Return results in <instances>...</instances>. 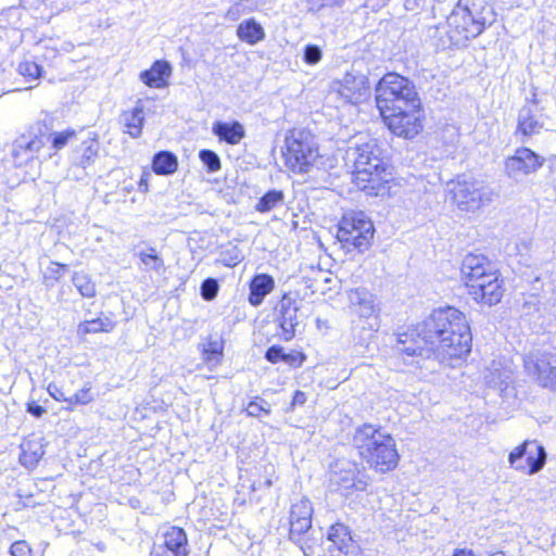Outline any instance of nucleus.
Segmentation results:
<instances>
[{
	"mask_svg": "<svg viewBox=\"0 0 556 556\" xmlns=\"http://www.w3.org/2000/svg\"><path fill=\"white\" fill-rule=\"evenodd\" d=\"M540 308V300L535 294H529L523 298V302L521 304V312L523 315H533L539 312Z\"/></svg>",
	"mask_w": 556,
	"mask_h": 556,
	"instance_id": "de8ad7c7",
	"label": "nucleus"
},
{
	"mask_svg": "<svg viewBox=\"0 0 556 556\" xmlns=\"http://www.w3.org/2000/svg\"><path fill=\"white\" fill-rule=\"evenodd\" d=\"M523 371L538 386L556 391V353L533 349L523 355Z\"/></svg>",
	"mask_w": 556,
	"mask_h": 556,
	"instance_id": "9d476101",
	"label": "nucleus"
},
{
	"mask_svg": "<svg viewBox=\"0 0 556 556\" xmlns=\"http://www.w3.org/2000/svg\"><path fill=\"white\" fill-rule=\"evenodd\" d=\"M119 123L124 128V132L128 134L131 138H139L144 123L142 104L138 102L132 110L124 111L119 115Z\"/></svg>",
	"mask_w": 556,
	"mask_h": 556,
	"instance_id": "a878e982",
	"label": "nucleus"
},
{
	"mask_svg": "<svg viewBox=\"0 0 556 556\" xmlns=\"http://www.w3.org/2000/svg\"><path fill=\"white\" fill-rule=\"evenodd\" d=\"M306 400H307L306 394L304 392L298 390L294 392V395H293V399L291 402V407L294 408L295 406H302L305 404Z\"/></svg>",
	"mask_w": 556,
	"mask_h": 556,
	"instance_id": "13d9d810",
	"label": "nucleus"
},
{
	"mask_svg": "<svg viewBox=\"0 0 556 556\" xmlns=\"http://www.w3.org/2000/svg\"><path fill=\"white\" fill-rule=\"evenodd\" d=\"M177 156L169 151H160L153 156L152 168L157 175H172L177 170Z\"/></svg>",
	"mask_w": 556,
	"mask_h": 556,
	"instance_id": "473e14b6",
	"label": "nucleus"
},
{
	"mask_svg": "<svg viewBox=\"0 0 556 556\" xmlns=\"http://www.w3.org/2000/svg\"><path fill=\"white\" fill-rule=\"evenodd\" d=\"M51 137L52 148L55 150L63 149L73 138L76 137V131L74 129H66L59 132H50L49 138Z\"/></svg>",
	"mask_w": 556,
	"mask_h": 556,
	"instance_id": "a19ab883",
	"label": "nucleus"
},
{
	"mask_svg": "<svg viewBox=\"0 0 556 556\" xmlns=\"http://www.w3.org/2000/svg\"><path fill=\"white\" fill-rule=\"evenodd\" d=\"M99 141L94 137L83 140L73 152V164L81 168L91 166L99 155Z\"/></svg>",
	"mask_w": 556,
	"mask_h": 556,
	"instance_id": "b1692460",
	"label": "nucleus"
},
{
	"mask_svg": "<svg viewBox=\"0 0 556 556\" xmlns=\"http://www.w3.org/2000/svg\"><path fill=\"white\" fill-rule=\"evenodd\" d=\"M223 342L217 340H210L204 349L203 353L206 359H212L213 356L220 355L223 353Z\"/></svg>",
	"mask_w": 556,
	"mask_h": 556,
	"instance_id": "09e8293b",
	"label": "nucleus"
},
{
	"mask_svg": "<svg viewBox=\"0 0 556 556\" xmlns=\"http://www.w3.org/2000/svg\"><path fill=\"white\" fill-rule=\"evenodd\" d=\"M93 401V394L91 393L90 383H86L83 389H80L75 394L68 396L67 403L70 405H86Z\"/></svg>",
	"mask_w": 556,
	"mask_h": 556,
	"instance_id": "c03bdc74",
	"label": "nucleus"
},
{
	"mask_svg": "<svg viewBox=\"0 0 556 556\" xmlns=\"http://www.w3.org/2000/svg\"><path fill=\"white\" fill-rule=\"evenodd\" d=\"M490 556H506V554L502 551H497V552L491 554Z\"/></svg>",
	"mask_w": 556,
	"mask_h": 556,
	"instance_id": "69168bd1",
	"label": "nucleus"
},
{
	"mask_svg": "<svg viewBox=\"0 0 556 556\" xmlns=\"http://www.w3.org/2000/svg\"><path fill=\"white\" fill-rule=\"evenodd\" d=\"M327 538L330 542L328 546L330 556H362L363 554L349 528L343 523L332 525L328 530Z\"/></svg>",
	"mask_w": 556,
	"mask_h": 556,
	"instance_id": "6ab92c4d",
	"label": "nucleus"
},
{
	"mask_svg": "<svg viewBox=\"0 0 556 556\" xmlns=\"http://www.w3.org/2000/svg\"><path fill=\"white\" fill-rule=\"evenodd\" d=\"M282 156L286 166L295 174L309 173L320 157L315 136L306 129H292L285 137Z\"/></svg>",
	"mask_w": 556,
	"mask_h": 556,
	"instance_id": "39448f33",
	"label": "nucleus"
},
{
	"mask_svg": "<svg viewBox=\"0 0 556 556\" xmlns=\"http://www.w3.org/2000/svg\"><path fill=\"white\" fill-rule=\"evenodd\" d=\"M496 20L489 0H458L444 23L434 28L441 49L462 48L481 35Z\"/></svg>",
	"mask_w": 556,
	"mask_h": 556,
	"instance_id": "f03ea898",
	"label": "nucleus"
},
{
	"mask_svg": "<svg viewBox=\"0 0 556 556\" xmlns=\"http://www.w3.org/2000/svg\"><path fill=\"white\" fill-rule=\"evenodd\" d=\"M12 556H26L30 553V547L25 541H16L10 547Z\"/></svg>",
	"mask_w": 556,
	"mask_h": 556,
	"instance_id": "8fccbe9b",
	"label": "nucleus"
},
{
	"mask_svg": "<svg viewBox=\"0 0 556 556\" xmlns=\"http://www.w3.org/2000/svg\"><path fill=\"white\" fill-rule=\"evenodd\" d=\"M237 37L250 46H255L265 39L263 26L254 18L250 17L242 21L236 30Z\"/></svg>",
	"mask_w": 556,
	"mask_h": 556,
	"instance_id": "bb28decb",
	"label": "nucleus"
},
{
	"mask_svg": "<svg viewBox=\"0 0 556 556\" xmlns=\"http://www.w3.org/2000/svg\"><path fill=\"white\" fill-rule=\"evenodd\" d=\"M348 159L354 164L353 180L357 188L368 194L378 195L384 189L383 182L388 180L383 177L387 163L377 140L349 148Z\"/></svg>",
	"mask_w": 556,
	"mask_h": 556,
	"instance_id": "20e7f679",
	"label": "nucleus"
},
{
	"mask_svg": "<svg viewBox=\"0 0 556 556\" xmlns=\"http://www.w3.org/2000/svg\"><path fill=\"white\" fill-rule=\"evenodd\" d=\"M472 334L466 316L455 307L434 309L414 329L399 333L395 349L408 356L430 358L440 363L467 356Z\"/></svg>",
	"mask_w": 556,
	"mask_h": 556,
	"instance_id": "f257e3e1",
	"label": "nucleus"
},
{
	"mask_svg": "<svg viewBox=\"0 0 556 556\" xmlns=\"http://www.w3.org/2000/svg\"><path fill=\"white\" fill-rule=\"evenodd\" d=\"M356 464L346 460L337 462L331 471L330 481L332 484L344 490L346 494H349L351 490L364 491L366 483H364L363 486L356 485Z\"/></svg>",
	"mask_w": 556,
	"mask_h": 556,
	"instance_id": "4be33fe9",
	"label": "nucleus"
},
{
	"mask_svg": "<svg viewBox=\"0 0 556 556\" xmlns=\"http://www.w3.org/2000/svg\"><path fill=\"white\" fill-rule=\"evenodd\" d=\"M187 534L181 528L172 527L163 534V541L160 543V546H163L167 549H174L177 554H173L174 556L182 555V553L187 552Z\"/></svg>",
	"mask_w": 556,
	"mask_h": 556,
	"instance_id": "2f4dec72",
	"label": "nucleus"
},
{
	"mask_svg": "<svg viewBox=\"0 0 556 556\" xmlns=\"http://www.w3.org/2000/svg\"><path fill=\"white\" fill-rule=\"evenodd\" d=\"M453 556H475V555L471 549L456 548L453 553Z\"/></svg>",
	"mask_w": 556,
	"mask_h": 556,
	"instance_id": "680f3d73",
	"label": "nucleus"
},
{
	"mask_svg": "<svg viewBox=\"0 0 556 556\" xmlns=\"http://www.w3.org/2000/svg\"><path fill=\"white\" fill-rule=\"evenodd\" d=\"M138 256L146 267L156 273H161L162 270H164V261L156 253V250L154 248H149L147 251H140L138 253Z\"/></svg>",
	"mask_w": 556,
	"mask_h": 556,
	"instance_id": "e433bc0d",
	"label": "nucleus"
},
{
	"mask_svg": "<svg viewBox=\"0 0 556 556\" xmlns=\"http://www.w3.org/2000/svg\"><path fill=\"white\" fill-rule=\"evenodd\" d=\"M313 506L307 498H301L290 509V532L289 536L302 549L303 535L312 528Z\"/></svg>",
	"mask_w": 556,
	"mask_h": 556,
	"instance_id": "aec40b11",
	"label": "nucleus"
},
{
	"mask_svg": "<svg viewBox=\"0 0 556 556\" xmlns=\"http://www.w3.org/2000/svg\"><path fill=\"white\" fill-rule=\"evenodd\" d=\"M496 269L491 261L482 254H467L462 262L460 274L462 279L467 286V282H476L479 277L484 274Z\"/></svg>",
	"mask_w": 556,
	"mask_h": 556,
	"instance_id": "412c9836",
	"label": "nucleus"
},
{
	"mask_svg": "<svg viewBox=\"0 0 556 556\" xmlns=\"http://www.w3.org/2000/svg\"><path fill=\"white\" fill-rule=\"evenodd\" d=\"M388 128L396 136L414 138L422 129L420 108L404 106L380 114Z\"/></svg>",
	"mask_w": 556,
	"mask_h": 556,
	"instance_id": "2eb2a0df",
	"label": "nucleus"
},
{
	"mask_svg": "<svg viewBox=\"0 0 556 556\" xmlns=\"http://www.w3.org/2000/svg\"><path fill=\"white\" fill-rule=\"evenodd\" d=\"M73 283L79 293L85 298L96 295V285L90 277L84 271H76L72 277Z\"/></svg>",
	"mask_w": 556,
	"mask_h": 556,
	"instance_id": "c9c22d12",
	"label": "nucleus"
},
{
	"mask_svg": "<svg viewBox=\"0 0 556 556\" xmlns=\"http://www.w3.org/2000/svg\"><path fill=\"white\" fill-rule=\"evenodd\" d=\"M245 410L252 417H262L263 414L268 416L270 414V406L265 400L261 399L260 402L251 401Z\"/></svg>",
	"mask_w": 556,
	"mask_h": 556,
	"instance_id": "a18cd8bd",
	"label": "nucleus"
},
{
	"mask_svg": "<svg viewBox=\"0 0 556 556\" xmlns=\"http://www.w3.org/2000/svg\"><path fill=\"white\" fill-rule=\"evenodd\" d=\"M47 391L50 394V396L53 397L55 401L67 403L68 396L64 394L62 389L55 382L49 383L47 387Z\"/></svg>",
	"mask_w": 556,
	"mask_h": 556,
	"instance_id": "3c124183",
	"label": "nucleus"
},
{
	"mask_svg": "<svg viewBox=\"0 0 556 556\" xmlns=\"http://www.w3.org/2000/svg\"><path fill=\"white\" fill-rule=\"evenodd\" d=\"M42 439H26L21 443L20 463L28 468H35L45 455Z\"/></svg>",
	"mask_w": 556,
	"mask_h": 556,
	"instance_id": "393cba45",
	"label": "nucleus"
},
{
	"mask_svg": "<svg viewBox=\"0 0 556 556\" xmlns=\"http://www.w3.org/2000/svg\"><path fill=\"white\" fill-rule=\"evenodd\" d=\"M543 165V157L528 148L517 149L515 154L505 161V173L516 181L536 172Z\"/></svg>",
	"mask_w": 556,
	"mask_h": 556,
	"instance_id": "a211bd4d",
	"label": "nucleus"
},
{
	"mask_svg": "<svg viewBox=\"0 0 556 556\" xmlns=\"http://www.w3.org/2000/svg\"><path fill=\"white\" fill-rule=\"evenodd\" d=\"M18 497H20V500L16 503V506H17L16 509L26 508V507L34 505V503L31 501L33 495L23 496L22 494L18 493Z\"/></svg>",
	"mask_w": 556,
	"mask_h": 556,
	"instance_id": "bf43d9fd",
	"label": "nucleus"
},
{
	"mask_svg": "<svg viewBox=\"0 0 556 556\" xmlns=\"http://www.w3.org/2000/svg\"><path fill=\"white\" fill-rule=\"evenodd\" d=\"M139 187H140V189H142V190L147 191V190H148V184H147V181H146L144 179H141V180H140V184H139Z\"/></svg>",
	"mask_w": 556,
	"mask_h": 556,
	"instance_id": "0e129e2a",
	"label": "nucleus"
},
{
	"mask_svg": "<svg viewBox=\"0 0 556 556\" xmlns=\"http://www.w3.org/2000/svg\"><path fill=\"white\" fill-rule=\"evenodd\" d=\"M301 309V301L295 294L285 293L281 296L277 307V323L282 330V337L286 341L291 340L295 336L296 327L301 324L299 312Z\"/></svg>",
	"mask_w": 556,
	"mask_h": 556,
	"instance_id": "f3484780",
	"label": "nucleus"
},
{
	"mask_svg": "<svg viewBox=\"0 0 556 556\" xmlns=\"http://www.w3.org/2000/svg\"><path fill=\"white\" fill-rule=\"evenodd\" d=\"M170 74L172 67L167 61H155L150 70L140 74V78L149 87L162 88L166 85L165 77L170 76Z\"/></svg>",
	"mask_w": 556,
	"mask_h": 556,
	"instance_id": "cd10ccee",
	"label": "nucleus"
},
{
	"mask_svg": "<svg viewBox=\"0 0 556 556\" xmlns=\"http://www.w3.org/2000/svg\"><path fill=\"white\" fill-rule=\"evenodd\" d=\"M355 481H356V485H357V486H363V485H364V483H366V484H367V482H366V481H363V480H361V479L355 480Z\"/></svg>",
	"mask_w": 556,
	"mask_h": 556,
	"instance_id": "338daca9",
	"label": "nucleus"
},
{
	"mask_svg": "<svg viewBox=\"0 0 556 556\" xmlns=\"http://www.w3.org/2000/svg\"><path fill=\"white\" fill-rule=\"evenodd\" d=\"M350 307L353 313L367 324L368 328L377 331L380 327V303L377 295L364 287L348 291Z\"/></svg>",
	"mask_w": 556,
	"mask_h": 556,
	"instance_id": "4468645a",
	"label": "nucleus"
},
{
	"mask_svg": "<svg viewBox=\"0 0 556 556\" xmlns=\"http://www.w3.org/2000/svg\"><path fill=\"white\" fill-rule=\"evenodd\" d=\"M426 4V0H405L404 7L407 11L417 12Z\"/></svg>",
	"mask_w": 556,
	"mask_h": 556,
	"instance_id": "4d7b16f0",
	"label": "nucleus"
},
{
	"mask_svg": "<svg viewBox=\"0 0 556 556\" xmlns=\"http://www.w3.org/2000/svg\"><path fill=\"white\" fill-rule=\"evenodd\" d=\"M243 14L252 13L256 10V4L252 0H239L236 2Z\"/></svg>",
	"mask_w": 556,
	"mask_h": 556,
	"instance_id": "5fc2aeb1",
	"label": "nucleus"
},
{
	"mask_svg": "<svg viewBox=\"0 0 556 556\" xmlns=\"http://www.w3.org/2000/svg\"><path fill=\"white\" fill-rule=\"evenodd\" d=\"M447 186L452 204L464 213H476L494 200L495 193L492 188L481 180L458 178Z\"/></svg>",
	"mask_w": 556,
	"mask_h": 556,
	"instance_id": "0eeeda50",
	"label": "nucleus"
},
{
	"mask_svg": "<svg viewBox=\"0 0 556 556\" xmlns=\"http://www.w3.org/2000/svg\"><path fill=\"white\" fill-rule=\"evenodd\" d=\"M508 463L518 471L534 475L544 467L546 452L536 441L527 440L509 453Z\"/></svg>",
	"mask_w": 556,
	"mask_h": 556,
	"instance_id": "ddd939ff",
	"label": "nucleus"
},
{
	"mask_svg": "<svg viewBox=\"0 0 556 556\" xmlns=\"http://www.w3.org/2000/svg\"><path fill=\"white\" fill-rule=\"evenodd\" d=\"M308 12H318L327 4V0H305Z\"/></svg>",
	"mask_w": 556,
	"mask_h": 556,
	"instance_id": "864d4df0",
	"label": "nucleus"
},
{
	"mask_svg": "<svg viewBox=\"0 0 556 556\" xmlns=\"http://www.w3.org/2000/svg\"><path fill=\"white\" fill-rule=\"evenodd\" d=\"M285 193L281 190H269L258 199L255 210L260 213H268L283 205Z\"/></svg>",
	"mask_w": 556,
	"mask_h": 556,
	"instance_id": "72a5a7b5",
	"label": "nucleus"
},
{
	"mask_svg": "<svg viewBox=\"0 0 556 556\" xmlns=\"http://www.w3.org/2000/svg\"><path fill=\"white\" fill-rule=\"evenodd\" d=\"M534 111L530 103H525L518 113L517 131L525 136H531L540 131L543 124L535 117Z\"/></svg>",
	"mask_w": 556,
	"mask_h": 556,
	"instance_id": "c756f323",
	"label": "nucleus"
},
{
	"mask_svg": "<svg viewBox=\"0 0 556 556\" xmlns=\"http://www.w3.org/2000/svg\"><path fill=\"white\" fill-rule=\"evenodd\" d=\"M526 103H530V105H532V108L535 110V106L539 104L535 87L532 88L531 97L526 99Z\"/></svg>",
	"mask_w": 556,
	"mask_h": 556,
	"instance_id": "052dcab7",
	"label": "nucleus"
},
{
	"mask_svg": "<svg viewBox=\"0 0 556 556\" xmlns=\"http://www.w3.org/2000/svg\"><path fill=\"white\" fill-rule=\"evenodd\" d=\"M323 56V51L317 45H307L303 51V60L308 65L317 64Z\"/></svg>",
	"mask_w": 556,
	"mask_h": 556,
	"instance_id": "49530a36",
	"label": "nucleus"
},
{
	"mask_svg": "<svg viewBox=\"0 0 556 556\" xmlns=\"http://www.w3.org/2000/svg\"><path fill=\"white\" fill-rule=\"evenodd\" d=\"M275 288V280L268 274H256L250 281L249 302L252 306H260L265 296Z\"/></svg>",
	"mask_w": 556,
	"mask_h": 556,
	"instance_id": "5701e85b",
	"label": "nucleus"
},
{
	"mask_svg": "<svg viewBox=\"0 0 556 556\" xmlns=\"http://www.w3.org/2000/svg\"><path fill=\"white\" fill-rule=\"evenodd\" d=\"M243 256L240 250L233 245L227 250H224L219 254V262L227 267H233L242 261Z\"/></svg>",
	"mask_w": 556,
	"mask_h": 556,
	"instance_id": "79ce46f5",
	"label": "nucleus"
},
{
	"mask_svg": "<svg viewBox=\"0 0 556 556\" xmlns=\"http://www.w3.org/2000/svg\"><path fill=\"white\" fill-rule=\"evenodd\" d=\"M376 102L380 114L404 106L420 108L414 84L396 73L386 74L376 86Z\"/></svg>",
	"mask_w": 556,
	"mask_h": 556,
	"instance_id": "423d86ee",
	"label": "nucleus"
},
{
	"mask_svg": "<svg viewBox=\"0 0 556 556\" xmlns=\"http://www.w3.org/2000/svg\"><path fill=\"white\" fill-rule=\"evenodd\" d=\"M549 168L556 174V156L549 159Z\"/></svg>",
	"mask_w": 556,
	"mask_h": 556,
	"instance_id": "e2e57ef3",
	"label": "nucleus"
},
{
	"mask_svg": "<svg viewBox=\"0 0 556 556\" xmlns=\"http://www.w3.org/2000/svg\"><path fill=\"white\" fill-rule=\"evenodd\" d=\"M330 92L343 103L357 105L366 102L371 96L370 83L367 75L351 71L338 80L332 81Z\"/></svg>",
	"mask_w": 556,
	"mask_h": 556,
	"instance_id": "9b49d317",
	"label": "nucleus"
},
{
	"mask_svg": "<svg viewBox=\"0 0 556 556\" xmlns=\"http://www.w3.org/2000/svg\"><path fill=\"white\" fill-rule=\"evenodd\" d=\"M26 410L27 413L37 418L41 417L46 413V409L36 402L28 403Z\"/></svg>",
	"mask_w": 556,
	"mask_h": 556,
	"instance_id": "6e6d98bb",
	"label": "nucleus"
},
{
	"mask_svg": "<svg viewBox=\"0 0 556 556\" xmlns=\"http://www.w3.org/2000/svg\"><path fill=\"white\" fill-rule=\"evenodd\" d=\"M199 157L208 173H215L220 169L222 163L216 152L208 149H203L200 151Z\"/></svg>",
	"mask_w": 556,
	"mask_h": 556,
	"instance_id": "58836bf2",
	"label": "nucleus"
},
{
	"mask_svg": "<svg viewBox=\"0 0 556 556\" xmlns=\"http://www.w3.org/2000/svg\"><path fill=\"white\" fill-rule=\"evenodd\" d=\"M67 265L56 262H50L43 271V282L48 287H53L54 282L64 276Z\"/></svg>",
	"mask_w": 556,
	"mask_h": 556,
	"instance_id": "4c0bfd02",
	"label": "nucleus"
},
{
	"mask_svg": "<svg viewBox=\"0 0 556 556\" xmlns=\"http://www.w3.org/2000/svg\"><path fill=\"white\" fill-rule=\"evenodd\" d=\"M516 367L508 359H494L486 367L484 383L494 390L504 400L516 397L515 388Z\"/></svg>",
	"mask_w": 556,
	"mask_h": 556,
	"instance_id": "f8f14e48",
	"label": "nucleus"
},
{
	"mask_svg": "<svg viewBox=\"0 0 556 556\" xmlns=\"http://www.w3.org/2000/svg\"><path fill=\"white\" fill-rule=\"evenodd\" d=\"M305 355L301 352L286 353L283 348L279 345H271L265 353V359L271 364L283 362L291 367H300L305 361Z\"/></svg>",
	"mask_w": 556,
	"mask_h": 556,
	"instance_id": "7c9ffc66",
	"label": "nucleus"
},
{
	"mask_svg": "<svg viewBox=\"0 0 556 556\" xmlns=\"http://www.w3.org/2000/svg\"><path fill=\"white\" fill-rule=\"evenodd\" d=\"M218 291L219 285L215 278H206L202 281L200 293L205 301L214 300L217 296Z\"/></svg>",
	"mask_w": 556,
	"mask_h": 556,
	"instance_id": "37998d69",
	"label": "nucleus"
},
{
	"mask_svg": "<svg viewBox=\"0 0 556 556\" xmlns=\"http://www.w3.org/2000/svg\"><path fill=\"white\" fill-rule=\"evenodd\" d=\"M468 293L478 302L489 306L497 304L504 294L503 280L497 269L479 277L476 282H467Z\"/></svg>",
	"mask_w": 556,
	"mask_h": 556,
	"instance_id": "dca6fc26",
	"label": "nucleus"
},
{
	"mask_svg": "<svg viewBox=\"0 0 556 556\" xmlns=\"http://www.w3.org/2000/svg\"><path fill=\"white\" fill-rule=\"evenodd\" d=\"M115 323L108 316H100L91 320H85L79 324L78 332L80 333H98L110 332L114 329Z\"/></svg>",
	"mask_w": 556,
	"mask_h": 556,
	"instance_id": "f704fd0d",
	"label": "nucleus"
},
{
	"mask_svg": "<svg viewBox=\"0 0 556 556\" xmlns=\"http://www.w3.org/2000/svg\"><path fill=\"white\" fill-rule=\"evenodd\" d=\"M49 140V125L45 121L30 124L12 143L11 156L15 166L28 165Z\"/></svg>",
	"mask_w": 556,
	"mask_h": 556,
	"instance_id": "1a4fd4ad",
	"label": "nucleus"
},
{
	"mask_svg": "<svg viewBox=\"0 0 556 556\" xmlns=\"http://www.w3.org/2000/svg\"><path fill=\"white\" fill-rule=\"evenodd\" d=\"M374 232L372 222L364 212H351L344 214L340 220L337 238L348 250L364 252L370 247Z\"/></svg>",
	"mask_w": 556,
	"mask_h": 556,
	"instance_id": "6e6552de",
	"label": "nucleus"
},
{
	"mask_svg": "<svg viewBox=\"0 0 556 556\" xmlns=\"http://www.w3.org/2000/svg\"><path fill=\"white\" fill-rule=\"evenodd\" d=\"M243 13L237 3L232 4L226 12L225 17L228 21L236 22L238 21Z\"/></svg>",
	"mask_w": 556,
	"mask_h": 556,
	"instance_id": "603ef678",
	"label": "nucleus"
},
{
	"mask_svg": "<svg viewBox=\"0 0 556 556\" xmlns=\"http://www.w3.org/2000/svg\"><path fill=\"white\" fill-rule=\"evenodd\" d=\"M352 444L376 471L384 473L397 466L400 455L394 439L371 424L355 429Z\"/></svg>",
	"mask_w": 556,
	"mask_h": 556,
	"instance_id": "7ed1b4c3",
	"label": "nucleus"
},
{
	"mask_svg": "<svg viewBox=\"0 0 556 556\" xmlns=\"http://www.w3.org/2000/svg\"><path fill=\"white\" fill-rule=\"evenodd\" d=\"M17 72L28 80H35L41 76L42 68L33 61H23L17 66Z\"/></svg>",
	"mask_w": 556,
	"mask_h": 556,
	"instance_id": "ea45409f",
	"label": "nucleus"
},
{
	"mask_svg": "<svg viewBox=\"0 0 556 556\" xmlns=\"http://www.w3.org/2000/svg\"><path fill=\"white\" fill-rule=\"evenodd\" d=\"M213 134L228 144L239 143L245 136L243 126L239 122H216L213 124Z\"/></svg>",
	"mask_w": 556,
	"mask_h": 556,
	"instance_id": "c85d7f7f",
	"label": "nucleus"
}]
</instances>
